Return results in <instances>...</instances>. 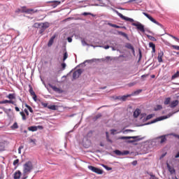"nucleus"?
I'll return each instance as SVG.
<instances>
[{
  "label": "nucleus",
  "instance_id": "51",
  "mask_svg": "<svg viewBox=\"0 0 179 179\" xmlns=\"http://www.w3.org/2000/svg\"><path fill=\"white\" fill-rule=\"evenodd\" d=\"M16 164H19V159H18L14 160V162H13V166H16Z\"/></svg>",
  "mask_w": 179,
  "mask_h": 179
},
{
  "label": "nucleus",
  "instance_id": "1",
  "mask_svg": "<svg viewBox=\"0 0 179 179\" xmlns=\"http://www.w3.org/2000/svg\"><path fill=\"white\" fill-rule=\"evenodd\" d=\"M34 27L36 29H40L38 31L39 34H43L48 27H50V23L48 22H44V23H40V22H36L34 24Z\"/></svg>",
  "mask_w": 179,
  "mask_h": 179
},
{
  "label": "nucleus",
  "instance_id": "14",
  "mask_svg": "<svg viewBox=\"0 0 179 179\" xmlns=\"http://www.w3.org/2000/svg\"><path fill=\"white\" fill-rule=\"evenodd\" d=\"M125 48L128 50H131L133 54H135V48L133 47L132 44L127 43L125 45Z\"/></svg>",
  "mask_w": 179,
  "mask_h": 179
},
{
  "label": "nucleus",
  "instance_id": "61",
  "mask_svg": "<svg viewBox=\"0 0 179 179\" xmlns=\"http://www.w3.org/2000/svg\"><path fill=\"white\" fill-rule=\"evenodd\" d=\"M24 111L26 115H29V110H27V108H25V109L24 110Z\"/></svg>",
  "mask_w": 179,
  "mask_h": 179
},
{
  "label": "nucleus",
  "instance_id": "53",
  "mask_svg": "<svg viewBox=\"0 0 179 179\" xmlns=\"http://www.w3.org/2000/svg\"><path fill=\"white\" fill-rule=\"evenodd\" d=\"M29 113H34V110H33V108H31V106H29L27 108Z\"/></svg>",
  "mask_w": 179,
  "mask_h": 179
},
{
  "label": "nucleus",
  "instance_id": "42",
  "mask_svg": "<svg viewBox=\"0 0 179 179\" xmlns=\"http://www.w3.org/2000/svg\"><path fill=\"white\" fill-rule=\"evenodd\" d=\"M68 58V52H65L64 53V56H63V61H66V59Z\"/></svg>",
  "mask_w": 179,
  "mask_h": 179
},
{
  "label": "nucleus",
  "instance_id": "59",
  "mask_svg": "<svg viewBox=\"0 0 179 179\" xmlns=\"http://www.w3.org/2000/svg\"><path fill=\"white\" fill-rule=\"evenodd\" d=\"M30 142L31 143H34V145H36V139H31Z\"/></svg>",
  "mask_w": 179,
  "mask_h": 179
},
{
  "label": "nucleus",
  "instance_id": "3",
  "mask_svg": "<svg viewBox=\"0 0 179 179\" xmlns=\"http://www.w3.org/2000/svg\"><path fill=\"white\" fill-rule=\"evenodd\" d=\"M33 169H34L33 162H31V161H27L23 165L24 174H30V173H31V171L33 170Z\"/></svg>",
  "mask_w": 179,
  "mask_h": 179
},
{
  "label": "nucleus",
  "instance_id": "49",
  "mask_svg": "<svg viewBox=\"0 0 179 179\" xmlns=\"http://www.w3.org/2000/svg\"><path fill=\"white\" fill-rule=\"evenodd\" d=\"M115 132H117V130L115 129H110V134L111 135H115Z\"/></svg>",
  "mask_w": 179,
  "mask_h": 179
},
{
  "label": "nucleus",
  "instance_id": "50",
  "mask_svg": "<svg viewBox=\"0 0 179 179\" xmlns=\"http://www.w3.org/2000/svg\"><path fill=\"white\" fill-rule=\"evenodd\" d=\"M172 47L174 50H177L178 51H179V46L178 45H173Z\"/></svg>",
  "mask_w": 179,
  "mask_h": 179
},
{
  "label": "nucleus",
  "instance_id": "62",
  "mask_svg": "<svg viewBox=\"0 0 179 179\" xmlns=\"http://www.w3.org/2000/svg\"><path fill=\"white\" fill-rule=\"evenodd\" d=\"M15 111H17V112H19V111H20V109L19 108V107H17V106H15Z\"/></svg>",
  "mask_w": 179,
  "mask_h": 179
},
{
  "label": "nucleus",
  "instance_id": "36",
  "mask_svg": "<svg viewBox=\"0 0 179 179\" xmlns=\"http://www.w3.org/2000/svg\"><path fill=\"white\" fill-rule=\"evenodd\" d=\"M108 26H110V27H114L115 29H120L121 27L115 24H111V23H108Z\"/></svg>",
  "mask_w": 179,
  "mask_h": 179
},
{
  "label": "nucleus",
  "instance_id": "18",
  "mask_svg": "<svg viewBox=\"0 0 179 179\" xmlns=\"http://www.w3.org/2000/svg\"><path fill=\"white\" fill-rule=\"evenodd\" d=\"M54 40H55V35H53L50 39L49 40L48 43V47H51V45H52V44H54Z\"/></svg>",
  "mask_w": 179,
  "mask_h": 179
},
{
  "label": "nucleus",
  "instance_id": "37",
  "mask_svg": "<svg viewBox=\"0 0 179 179\" xmlns=\"http://www.w3.org/2000/svg\"><path fill=\"white\" fill-rule=\"evenodd\" d=\"M114 152L117 155V156H122V152H121L120 150H115Z\"/></svg>",
  "mask_w": 179,
  "mask_h": 179
},
{
  "label": "nucleus",
  "instance_id": "32",
  "mask_svg": "<svg viewBox=\"0 0 179 179\" xmlns=\"http://www.w3.org/2000/svg\"><path fill=\"white\" fill-rule=\"evenodd\" d=\"M52 2H53V3L52 4V6L53 8H57V6L61 3V1H52Z\"/></svg>",
  "mask_w": 179,
  "mask_h": 179
},
{
  "label": "nucleus",
  "instance_id": "13",
  "mask_svg": "<svg viewBox=\"0 0 179 179\" xmlns=\"http://www.w3.org/2000/svg\"><path fill=\"white\" fill-rule=\"evenodd\" d=\"M166 167L171 174H176V169L173 166H170L169 163L166 164Z\"/></svg>",
  "mask_w": 179,
  "mask_h": 179
},
{
  "label": "nucleus",
  "instance_id": "58",
  "mask_svg": "<svg viewBox=\"0 0 179 179\" xmlns=\"http://www.w3.org/2000/svg\"><path fill=\"white\" fill-rule=\"evenodd\" d=\"M82 44L83 45H87V43H86V41L85 40H82Z\"/></svg>",
  "mask_w": 179,
  "mask_h": 179
},
{
  "label": "nucleus",
  "instance_id": "23",
  "mask_svg": "<svg viewBox=\"0 0 179 179\" xmlns=\"http://www.w3.org/2000/svg\"><path fill=\"white\" fill-rule=\"evenodd\" d=\"M140 93H142V90H138L132 92L130 95L131 96H138Z\"/></svg>",
  "mask_w": 179,
  "mask_h": 179
},
{
  "label": "nucleus",
  "instance_id": "43",
  "mask_svg": "<svg viewBox=\"0 0 179 179\" xmlns=\"http://www.w3.org/2000/svg\"><path fill=\"white\" fill-rule=\"evenodd\" d=\"M153 114H150L147 115V117H145V121H148V120H151V118H153Z\"/></svg>",
  "mask_w": 179,
  "mask_h": 179
},
{
  "label": "nucleus",
  "instance_id": "38",
  "mask_svg": "<svg viewBox=\"0 0 179 179\" xmlns=\"http://www.w3.org/2000/svg\"><path fill=\"white\" fill-rule=\"evenodd\" d=\"M88 169H89V170L92 171V173H94V171H96V168L93 166H88Z\"/></svg>",
  "mask_w": 179,
  "mask_h": 179
},
{
  "label": "nucleus",
  "instance_id": "47",
  "mask_svg": "<svg viewBox=\"0 0 179 179\" xmlns=\"http://www.w3.org/2000/svg\"><path fill=\"white\" fill-rule=\"evenodd\" d=\"M122 156H125L127 155H129V151L124 150V151L122 152Z\"/></svg>",
  "mask_w": 179,
  "mask_h": 179
},
{
  "label": "nucleus",
  "instance_id": "39",
  "mask_svg": "<svg viewBox=\"0 0 179 179\" xmlns=\"http://www.w3.org/2000/svg\"><path fill=\"white\" fill-rule=\"evenodd\" d=\"M163 108V106L162 105H157L156 108H155V111H159V110H162Z\"/></svg>",
  "mask_w": 179,
  "mask_h": 179
},
{
  "label": "nucleus",
  "instance_id": "7",
  "mask_svg": "<svg viewBox=\"0 0 179 179\" xmlns=\"http://www.w3.org/2000/svg\"><path fill=\"white\" fill-rule=\"evenodd\" d=\"M166 118H167V117H164V116L157 117L150 122L142 124L141 127H143V125H150V124H155V122H157L159 121H163V120H166Z\"/></svg>",
  "mask_w": 179,
  "mask_h": 179
},
{
  "label": "nucleus",
  "instance_id": "60",
  "mask_svg": "<svg viewBox=\"0 0 179 179\" xmlns=\"http://www.w3.org/2000/svg\"><path fill=\"white\" fill-rule=\"evenodd\" d=\"M88 15H92V13H83V16H87Z\"/></svg>",
  "mask_w": 179,
  "mask_h": 179
},
{
  "label": "nucleus",
  "instance_id": "8",
  "mask_svg": "<svg viewBox=\"0 0 179 179\" xmlns=\"http://www.w3.org/2000/svg\"><path fill=\"white\" fill-rule=\"evenodd\" d=\"M83 73V69H78L73 73V79H78Z\"/></svg>",
  "mask_w": 179,
  "mask_h": 179
},
{
  "label": "nucleus",
  "instance_id": "63",
  "mask_svg": "<svg viewBox=\"0 0 179 179\" xmlns=\"http://www.w3.org/2000/svg\"><path fill=\"white\" fill-rule=\"evenodd\" d=\"M100 117H101V113H99V114L96 115V120L99 119V118H100Z\"/></svg>",
  "mask_w": 179,
  "mask_h": 179
},
{
  "label": "nucleus",
  "instance_id": "11",
  "mask_svg": "<svg viewBox=\"0 0 179 179\" xmlns=\"http://www.w3.org/2000/svg\"><path fill=\"white\" fill-rule=\"evenodd\" d=\"M163 55H164V52L163 51L160 50L158 52V57H157L158 62H159V63L163 62Z\"/></svg>",
  "mask_w": 179,
  "mask_h": 179
},
{
  "label": "nucleus",
  "instance_id": "2",
  "mask_svg": "<svg viewBox=\"0 0 179 179\" xmlns=\"http://www.w3.org/2000/svg\"><path fill=\"white\" fill-rule=\"evenodd\" d=\"M117 139H120L124 141L125 139H133V140H128L127 141V143H134V142H139V141H142L143 138H141V136H119Z\"/></svg>",
  "mask_w": 179,
  "mask_h": 179
},
{
  "label": "nucleus",
  "instance_id": "15",
  "mask_svg": "<svg viewBox=\"0 0 179 179\" xmlns=\"http://www.w3.org/2000/svg\"><path fill=\"white\" fill-rule=\"evenodd\" d=\"M20 176H22V172L20 171H16L13 174L14 179H20Z\"/></svg>",
  "mask_w": 179,
  "mask_h": 179
},
{
  "label": "nucleus",
  "instance_id": "34",
  "mask_svg": "<svg viewBox=\"0 0 179 179\" xmlns=\"http://www.w3.org/2000/svg\"><path fill=\"white\" fill-rule=\"evenodd\" d=\"M17 128H19V125H17V122H15L11 126V129H17Z\"/></svg>",
  "mask_w": 179,
  "mask_h": 179
},
{
  "label": "nucleus",
  "instance_id": "30",
  "mask_svg": "<svg viewBox=\"0 0 179 179\" xmlns=\"http://www.w3.org/2000/svg\"><path fill=\"white\" fill-rule=\"evenodd\" d=\"M177 78H179V71H177L175 74L172 76L171 80H174V79H177Z\"/></svg>",
  "mask_w": 179,
  "mask_h": 179
},
{
  "label": "nucleus",
  "instance_id": "5",
  "mask_svg": "<svg viewBox=\"0 0 179 179\" xmlns=\"http://www.w3.org/2000/svg\"><path fill=\"white\" fill-rule=\"evenodd\" d=\"M113 12L116 13L117 16H119V17H121V19H122L123 20H126V22H131V23H134V22H135L134 19L124 16V15H122L121 13L118 12V10L115 9H113Z\"/></svg>",
  "mask_w": 179,
  "mask_h": 179
},
{
  "label": "nucleus",
  "instance_id": "12",
  "mask_svg": "<svg viewBox=\"0 0 179 179\" xmlns=\"http://www.w3.org/2000/svg\"><path fill=\"white\" fill-rule=\"evenodd\" d=\"M128 97H131V94H127L123 96H119L116 97L117 100H121L122 101H125Z\"/></svg>",
  "mask_w": 179,
  "mask_h": 179
},
{
  "label": "nucleus",
  "instance_id": "56",
  "mask_svg": "<svg viewBox=\"0 0 179 179\" xmlns=\"http://www.w3.org/2000/svg\"><path fill=\"white\" fill-rule=\"evenodd\" d=\"M42 106H43V107H45V108H48V103H42Z\"/></svg>",
  "mask_w": 179,
  "mask_h": 179
},
{
  "label": "nucleus",
  "instance_id": "41",
  "mask_svg": "<svg viewBox=\"0 0 179 179\" xmlns=\"http://www.w3.org/2000/svg\"><path fill=\"white\" fill-rule=\"evenodd\" d=\"M149 47L150 48H156V45H155V43H153V42H150L149 43Z\"/></svg>",
  "mask_w": 179,
  "mask_h": 179
},
{
  "label": "nucleus",
  "instance_id": "46",
  "mask_svg": "<svg viewBox=\"0 0 179 179\" xmlns=\"http://www.w3.org/2000/svg\"><path fill=\"white\" fill-rule=\"evenodd\" d=\"M23 148H24V145H20L18 148V153L19 155H20L22 153V149H23Z\"/></svg>",
  "mask_w": 179,
  "mask_h": 179
},
{
  "label": "nucleus",
  "instance_id": "57",
  "mask_svg": "<svg viewBox=\"0 0 179 179\" xmlns=\"http://www.w3.org/2000/svg\"><path fill=\"white\" fill-rule=\"evenodd\" d=\"M67 41H68L69 43H72V37H71V36L68 37V38H67Z\"/></svg>",
  "mask_w": 179,
  "mask_h": 179
},
{
  "label": "nucleus",
  "instance_id": "20",
  "mask_svg": "<svg viewBox=\"0 0 179 179\" xmlns=\"http://www.w3.org/2000/svg\"><path fill=\"white\" fill-rule=\"evenodd\" d=\"M139 114H141V109L136 108L134 112V118H138V117H139Z\"/></svg>",
  "mask_w": 179,
  "mask_h": 179
},
{
  "label": "nucleus",
  "instance_id": "26",
  "mask_svg": "<svg viewBox=\"0 0 179 179\" xmlns=\"http://www.w3.org/2000/svg\"><path fill=\"white\" fill-rule=\"evenodd\" d=\"M93 60H85L84 62L80 64L78 66H86V63L90 64V62H92Z\"/></svg>",
  "mask_w": 179,
  "mask_h": 179
},
{
  "label": "nucleus",
  "instance_id": "33",
  "mask_svg": "<svg viewBox=\"0 0 179 179\" xmlns=\"http://www.w3.org/2000/svg\"><path fill=\"white\" fill-rule=\"evenodd\" d=\"M101 166H102V167H103V169H105V170H107V171H110L113 170V168L109 167L107 165L102 164Z\"/></svg>",
  "mask_w": 179,
  "mask_h": 179
},
{
  "label": "nucleus",
  "instance_id": "10",
  "mask_svg": "<svg viewBox=\"0 0 179 179\" xmlns=\"http://www.w3.org/2000/svg\"><path fill=\"white\" fill-rule=\"evenodd\" d=\"M13 104V106H17V104H16V101H11V100H3V101H0V104Z\"/></svg>",
  "mask_w": 179,
  "mask_h": 179
},
{
  "label": "nucleus",
  "instance_id": "35",
  "mask_svg": "<svg viewBox=\"0 0 179 179\" xmlns=\"http://www.w3.org/2000/svg\"><path fill=\"white\" fill-rule=\"evenodd\" d=\"M147 37L149 38V40H151V41H157V39L152 36L147 35Z\"/></svg>",
  "mask_w": 179,
  "mask_h": 179
},
{
  "label": "nucleus",
  "instance_id": "54",
  "mask_svg": "<svg viewBox=\"0 0 179 179\" xmlns=\"http://www.w3.org/2000/svg\"><path fill=\"white\" fill-rule=\"evenodd\" d=\"M33 96V100L34 101H37V95L35 94L34 95H32Z\"/></svg>",
  "mask_w": 179,
  "mask_h": 179
},
{
  "label": "nucleus",
  "instance_id": "44",
  "mask_svg": "<svg viewBox=\"0 0 179 179\" xmlns=\"http://www.w3.org/2000/svg\"><path fill=\"white\" fill-rule=\"evenodd\" d=\"M62 66V71H65V68H66V63H62L61 64Z\"/></svg>",
  "mask_w": 179,
  "mask_h": 179
},
{
  "label": "nucleus",
  "instance_id": "25",
  "mask_svg": "<svg viewBox=\"0 0 179 179\" xmlns=\"http://www.w3.org/2000/svg\"><path fill=\"white\" fill-rule=\"evenodd\" d=\"M94 173H96V174L101 175V174H103V173H104V171H103L99 168H96Z\"/></svg>",
  "mask_w": 179,
  "mask_h": 179
},
{
  "label": "nucleus",
  "instance_id": "16",
  "mask_svg": "<svg viewBox=\"0 0 179 179\" xmlns=\"http://www.w3.org/2000/svg\"><path fill=\"white\" fill-rule=\"evenodd\" d=\"M158 142H160L161 143H164L167 141V138H166V136H162L157 138Z\"/></svg>",
  "mask_w": 179,
  "mask_h": 179
},
{
  "label": "nucleus",
  "instance_id": "31",
  "mask_svg": "<svg viewBox=\"0 0 179 179\" xmlns=\"http://www.w3.org/2000/svg\"><path fill=\"white\" fill-rule=\"evenodd\" d=\"M5 150V144L3 142H0V152H3Z\"/></svg>",
  "mask_w": 179,
  "mask_h": 179
},
{
  "label": "nucleus",
  "instance_id": "6",
  "mask_svg": "<svg viewBox=\"0 0 179 179\" xmlns=\"http://www.w3.org/2000/svg\"><path fill=\"white\" fill-rule=\"evenodd\" d=\"M131 26H135L136 27L137 30H139L140 31H141V33H145V25L142 24L139 22H133L131 24Z\"/></svg>",
  "mask_w": 179,
  "mask_h": 179
},
{
  "label": "nucleus",
  "instance_id": "9",
  "mask_svg": "<svg viewBox=\"0 0 179 179\" xmlns=\"http://www.w3.org/2000/svg\"><path fill=\"white\" fill-rule=\"evenodd\" d=\"M50 87H51V89H52V90L54 92H55L56 93H59V94H61V93H64V91L58 87H57V86L55 85H52L51 84H49Z\"/></svg>",
  "mask_w": 179,
  "mask_h": 179
},
{
  "label": "nucleus",
  "instance_id": "28",
  "mask_svg": "<svg viewBox=\"0 0 179 179\" xmlns=\"http://www.w3.org/2000/svg\"><path fill=\"white\" fill-rule=\"evenodd\" d=\"M171 101V98H170V97H168V98H166L165 99V101H164V104L165 105V106H168V104H170V102Z\"/></svg>",
  "mask_w": 179,
  "mask_h": 179
},
{
  "label": "nucleus",
  "instance_id": "48",
  "mask_svg": "<svg viewBox=\"0 0 179 179\" xmlns=\"http://www.w3.org/2000/svg\"><path fill=\"white\" fill-rule=\"evenodd\" d=\"M150 179H159L157 178V177H156V176L153 175L152 173H150Z\"/></svg>",
  "mask_w": 179,
  "mask_h": 179
},
{
  "label": "nucleus",
  "instance_id": "4",
  "mask_svg": "<svg viewBox=\"0 0 179 179\" xmlns=\"http://www.w3.org/2000/svg\"><path fill=\"white\" fill-rule=\"evenodd\" d=\"M143 15H144V16H145V17L149 19V20H150V22H152V23H155L157 26H159V27H161L162 29H164V26H163V24H162L159 22L156 21L155 20V18H153V17H152L150 15L148 14L147 13H143Z\"/></svg>",
  "mask_w": 179,
  "mask_h": 179
},
{
  "label": "nucleus",
  "instance_id": "40",
  "mask_svg": "<svg viewBox=\"0 0 179 179\" xmlns=\"http://www.w3.org/2000/svg\"><path fill=\"white\" fill-rule=\"evenodd\" d=\"M48 108H49V110H57V106H55V105H51L48 106Z\"/></svg>",
  "mask_w": 179,
  "mask_h": 179
},
{
  "label": "nucleus",
  "instance_id": "29",
  "mask_svg": "<svg viewBox=\"0 0 179 179\" xmlns=\"http://www.w3.org/2000/svg\"><path fill=\"white\" fill-rule=\"evenodd\" d=\"M20 114L22 117V121H26L27 120V117H26V114H24V112H20Z\"/></svg>",
  "mask_w": 179,
  "mask_h": 179
},
{
  "label": "nucleus",
  "instance_id": "52",
  "mask_svg": "<svg viewBox=\"0 0 179 179\" xmlns=\"http://www.w3.org/2000/svg\"><path fill=\"white\" fill-rule=\"evenodd\" d=\"M132 166H136V164H138V161L134 160L131 162Z\"/></svg>",
  "mask_w": 179,
  "mask_h": 179
},
{
  "label": "nucleus",
  "instance_id": "45",
  "mask_svg": "<svg viewBox=\"0 0 179 179\" xmlns=\"http://www.w3.org/2000/svg\"><path fill=\"white\" fill-rule=\"evenodd\" d=\"M27 174L29 173H24V172L22 173V177L21 178V179H27Z\"/></svg>",
  "mask_w": 179,
  "mask_h": 179
},
{
  "label": "nucleus",
  "instance_id": "17",
  "mask_svg": "<svg viewBox=\"0 0 179 179\" xmlns=\"http://www.w3.org/2000/svg\"><path fill=\"white\" fill-rule=\"evenodd\" d=\"M7 99H9V100H15L16 99V94H9L8 95L6 96Z\"/></svg>",
  "mask_w": 179,
  "mask_h": 179
},
{
  "label": "nucleus",
  "instance_id": "24",
  "mask_svg": "<svg viewBox=\"0 0 179 179\" xmlns=\"http://www.w3.org/2000/svg\"><path fill=\"white\" fill-rule=\"evenodd\" d=\"M29 92L31 96L35 95L36 92H34V90H33V87H31V85H29Z\"/></svg>",
  "mask_w": 179,
  "mask_h": 179
},
{
  "label": "nucleus",
  "instance_id": "64",
  "mask_svg": "<svg viewBox=\"0 0 179 179\" xmlns=\"http://www.w3.org/2000/svg\"><path fill=\"white\" fill-rule=\"evenodd\" d=\"M173 136L175 138H177L178 139H179V135L178 134H173Z\"/></svg>",
  "mask_w": 179,
  "mask_h": 179
},
{
  "label": "nucleus",
  "instance_id": "19",
  "mask_svg": "<svg viewBox=\"0 0 179 179\" xmlns=\"http://www.w3.org/2000/svg\"><path fill=\"white\" fill-rule=\"evenodd\" d=\"M177 106H178V100L173 101L170 103V107H171V108H174V107H177Z\"/></svg>",
  "mask_w": 179,
  "mask_h": 179
},
{
  "label": "nucleus",
  "instance_id": "27",
  "mask_svg": "<svg viewBox=\"0 0 179 179\" xmlns=\"http://www.w3.org/2000/svg\"><path fill=\"white\" fill-rule=\"evenodd\" d=\"M29 131H31V132H36L37 131V127L36 126H31L28 127Z\"/></svg>",
  "mask_w": 179,
  "mask_h": 179
},
{
  "label": "nucleus",
  "instance_id": "55",
  "mask_svg": "<svg viewBox=\"0 0 179 179\" xmlns=\"http://www.w3.org/2000/svg\"><path fill=\"white\" fill-rule=\"evenodd\" d=\"M106 141H107L108 142H110V143H113V140H111V139L110 138V136H109V137H106Z\"/></svg>",
  "mask_w": 179,
  "mask_h": 179
},
{
  "label": "nucleus",
  "instance_id": "22",
  "mask_svg": "<svg viewBox=\"0 0 179 179\" xmlns=\"http://www.w3.org/2000/svg\"><path fill=\"white\" fill-rule=\"evenodd\" d=\"M118 34H120V36H122L123 37L127 38V40H129V37L128 36V34H127L126 33L122 31H118Z\"/></svg>",
  "mask_w": 179,
  "mask_h": 179
},
{
  "label": "nucleus",
  "instance_id": "21",
  "mask_svg": "<svg viewBox=\"0 0 179 179\" xmlns=\"http://www.w3.org/2000/svg\"><path fill=\"white\" fill-rule=\"evenodd\" d=\"M37 10H34V9L29 8L25 10V13H28L29 15H31L32 13H36Z\"/></svg>",
  "mask_w": 179,
  "mask_h": 179
}]
</instances>
